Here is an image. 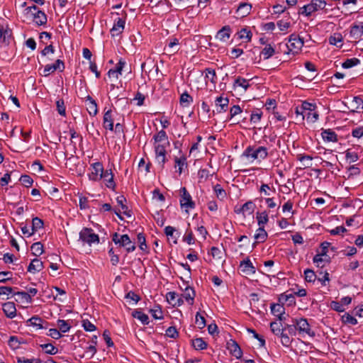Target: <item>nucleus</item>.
I'll list each match as a JSON object with an SVG mask.
<instances>
[{
    "instance_id": "f257e3e1",
    "label": "nucleus",
    "mask_w": 363,
    "mask_h": 363,
    "mask_svg": "<svg viewBox=\"0 0 363 363\" xmlns=\"http://www.w3.org/2000/svg\"><path fill=\"white\" fill-rule=\"evenodd\" d=\"M269 147L262 145H249L242 153V156L252 161L258 160L261 162L267 158L269 154L272 155L273 151L269 152Z\"/></svg>"
},
{
    "instance_id": "f03ea898",
    "label": "nucleus",
    "mask_w": 363,
    "mask_h": 363,
    "mask_svg": "<svg viewBox=\"0 0 363 363\" xmlns=\"http://www.w3.org/2000/svg\"><path fill=\"white\" fill-rule=\"evenodd\" d=\"M303 45V39L298 35L292 33L289 37L288 43H280L279 44V47L280 50H281V47H284L286 48V50L283 51L284 54L296 55L299 52Z\"/></svg>"
},
{
    "instance_id": "7ed1b4c3",
    "label": "nucleus",
    "mask_w": 363,
    "mask_h": 363,
    "mask_svg": "<svg viewBox=\"0 0 363 363\" xmlns=\"http://www.w3.org/2000/svg\"><path fill=\"white\" fill-rule=\"evenodd\" d=\"M326 5L325 0H311L309 4L301 7L298 13L299 15L308 17L315 12L324 10Z\"/></svg>"
},
{
    "instance_id": "20e7f679",
    "label": "nucleus",
    "mask_w": 363,
    "mask_h": 363,
    "mask_svg": "<svg viewBox=\"0 0 363 363\" xmlns=\"http://www.w3.org/2000/svg\"><path fill=\"white\" fill-rule=\"evenodd\" d=\"M112 240L116 245L125 247L128 253L133 252L136 248L135 244L131 241L127 234L120 235L118 233H114L112 236Z\"/></svg>"
},
{
    "instance_id": "39448f33",
    "label": "nucleus",
    "mask_w": 363,
    "mask_h": 363,
    "mask_svg": "<svg viewBox=\"0 0 363 363\" xmlns=\"http://www.w3.org/2000/svg\"><path fill=\"white\" fill-rule=\"evenodd\" d=\"M79 240L84 245L91 246L99 242V237L91 228H84L79 233Z\"/></svg>"
},
{
    "instance_id": "423d86ee",
    "label": "nucleus",
    "mask_w": 363,
    "mask_h": 363,
    "mask_svg": "<svg viewBox=\"0 0 363 363\" xmlns=\"http://www.w3.org/2000/svg\"><path fill=\"white\" fill-rule=\"evenodd\" d=\"M154 150L155 154V159L159 164L164 167V164L167 161V147L169 146V145L166 144H153Z\"/></svg>"
},
{
    "instance_id": "0eeeda50",
    "label": "nucleus",
    "mask_w": 363,
    "mask_h": 363,
    "mask_svg": "<svg viewBox=\"0 0 363 363\" xmlns=\"http://www.w3.org/2000/svg\"><path fill=\"white\" fill-rule=\"evenodd\" d=\"M179 203L182 208L194 209L196 206L194 201L192 200L191 194L188 192L186 187L180 189V200Z\"/></svg>"
},
{
    "instance_id": "6e6552de",
    "label": "nucleus",
    "mask_w": 363,
    "mask_h": 363,
    "mask_svg": "<svg viewBox=\"0 0 363 363\" xmlns=\"http://www.w3.org/2000/svg\"><path fill=\"white\" fill-rule=\"evenodd\" d=\"M296 323V327L298 328V334L302 336L308 335L309 337H313L315 333L311 330V325H309L306 318H295Z\"/></svg>"
},
{
    "instance_id": "1a4fd4ad",
    "label": "nucleus",
    "mask_w": 363,
    "mask_h": 363,
    "mask_svg": "<svg viewBox=\"0 0 363 363\" xmlns=\"http://www.w3.org/2000/svg\"><path fill=\"white\" fill-rule=\"evenodd\" d=\"M127 13L125 11L122 12V16L118 17L114 20L113 26L111 29V34L113 37L121 34L125 28Z\"/></svg>"
},
{
    "instance_id": "9d476101",
    "label": "nucleus",
    "mask_w": 363,
    "mask_h": 363,
    "mask_svg": "<svg viewBox=\"0 0 363 363\" xmlns=\"http://www.w3.org/2000/svg\"><path fill=\"white\" fill-rule=\"evenodd\" d=\"M65 68V63L62 60L58 59L57 60L54 64L52 65H47L45 66L43 72V76L48 77L51 73L55 72L57 70H59L60 72H63Z\"/></svg>"
},
{
    "instance_id": "9b49d317",
    "label": "nucleus",
    "mask_w": 363,
    "mask_h": 363,
    "mask_svg": "<svg viewBox=\"0 0 363 363\" xmlns=\"http://www.w3.org/2000/svg\"><path fill=\"white\" fill-rule=\"evenodd\" d=\"M12 37V30L8 25L0 23V45H9Z\"/></svg>"
},
{
    "instance_id": "f8f14e48",
    "label": "nucleus",
    "mask_w": 363,
    "mask_h": 363,
    "mask_svg": "<svg viewBox=\"0 0 363 363\" xmlns=\"http://www.w3.org/2000/svg\"><path fill=\"white\" fill-rule=\"evenodd\" d=\"M91 166L93 171L89 174V179L94 182L101 179V174L105 172L102 164L98 162L93 163Z\"/></svg>"
},
{
    "instance_id": "ddd939ff",
    "label": "nucleus",
    "mask_w": 363,
    "mask_h": 363,
    "mask_svg": "<svg viewBox=\"0 0 363 363\" xmlns=\"http://www.w3.org/2000/svg\"><path fill=\"white\" fill-rule=\"evenodd\" d=\"M233 30L228 25L222 27L215 35V38L220 42H227L231 36Z\"/></svg>"
},
{
    "instance_id": "4468645a",
    "label": "nucleus",
    "mask_w": 363,
    "mask_h": 363,
    "mask_svg": "<svg viewBox=\"0 0 363 363\" xmlns=\"http://www.w3.org/2000/svg\"><path fill=\"white\" fill-rule=\"evenodd\" d=\"M229 99L222 96L216 97L215 100L216 111L217 113H224L228 110Z\"/></svg>"
},
{
    "instance_id": "2eb2a0df",
    "label": "nucleus",
    "mask_w": 363,
    "mask_h": 363,
    "mask_svg": "<svg viewBox=\"0 0 363 363\" xmlns=\"http://www.w3.org/2000/svg\"><path fill=\"white\" fill-rule=\"evenodd\" d=\"M227 349L229 350L230 353L235 358L240 359L242 357V351L236 341L230 340L227 342Z\"/></svg>"
},
{
    "instance_id": "dca6fc26",
    "label": "nucleus",
    "mask_w": 363,
    "mask_h": 363,
    "mask_svg": "<svg viewBox=\"0 0 363 363\" xmlns=\"http://www.w3.org/2000/svg\"><path fill=\"white\" fill-rule=\"evenodd\" d=\"M101 177L104 179V182L107 188L115 190L116 183L111 169H106L103 174H101Z\"/></svg>"
},
{
    "instance_id": "f3484780",
    "label": "nucleus",
    "mask_w": 363,
    "mask_h": 363,
    "mask_svg": "<svg viewBox=\"0 0 363 363\" xmlns=\"http://www.w3.org/2000/svg\"><path fill=\"white\" fill-rule=\"evenodd\" d=\"M240 268L247 275L253 274L256 272L255 267L248 257L240 262Z\"/></svg>"
},
{
    "instance_id": "a211bd4d",
    "label": "nucleus",
    "mask_w": 363,
    "mask_h": 363,
    "mask_svg": "<svg viewBox=\"0 0 363 363\" xmlns=\"http://www.w3.org/2000/svg\"><path fill=\"white\" fill-rule=\"evenodd\" d=\"M103 126L105 129L109 130L111 131L113 130V118L112 116V111L111 109L106 111L104 113L103 118Z\"/></svg>"
},
{
    "instance_id": "6ab92c4d",
    "label": "nucleus",
    "mask_w": 363,
    "mask_h": 363,
    "mask_svg": "<svg viewBox=\"0 0 363 363\" xmlns=\"http://www.w3.org/2000/svg\"><path fill=\"white\" fill-rule=\"evenodd\" d=\"M86 110L91 116H95L98 113V107L96 101L89 95L86 96Z\"/></svg>"
},
{
    "instance_id": "aec40b11",
    "label": "nucleus",
    "mask_w": 363,
    "mask_h": 363,
    "mask_svg": "<svg viewBox=\"0 0 363 363\" xmlns=\"http://www.w3.org/2000/svg\"><path fill=\"white\" fill-rule=\"evenodd\" d=\"M27 323H29V325L36 328V329L47 328L48 325V322L44 321L41 318L37 315H34L29 318Z\"/></svg>"
},
{
    "instance_id": "412c9836",
    "label": "nucleus",
    "mask_w": 363,
    "mask_h": 363,
    "mask_svg": "<svg viewBox=\"0 0 363 363\" xmlns=\"http://www.w3.org/2000/svg\"><path fill=\"white\" fill-rule=\"evenodd\" d=\"M2 310L5 315L9 318H13L16 315V308L14 303L6 302L2 305Z\"/></svg>"
},
{
    "instance_id": "4be33fe9",
    "label": "nucleus",
    "mask_w": 363,
    "mask_h": 363,
    "mask_svg": "<svg viewBox=\"0 0 363 363\" xmlns=\"http://www.w3.org/2000/svg\"><path fill=\"white\" fill-rule=\"evenodd\" d=\"M153 144H166L169 145L168 136L164 130H161L155 134L152 137Z\"/></svg>"
},
{
    "instance_id": "5701e85b",
    "label": "nucleus",
    "mask_w": 363,
    "mask_h": 363,
    "mask_svg": "<svg viewBox=\"0 0 363 363\" xmlns=\"http://www.w3.org/2000/svg\"><path fill=\"white\" fill-rule=\"evenodd\" d=\"M255 208V204L252 201L245 202L239 208H235V213L237 214H245V213H252Z\"/></svg>"
},
{
    "instance_id": "b1692460",
    "label": "nucleus",
    "mask_w": 363,
    "mask_h": 363,
    "mask_svg": "<svg viewBox=\"0 0 363 363\" xmlns=\"http://www.w3.org/2000/svg\"><path fill=\"white\" fill-rule=\"evenodd\" d=\"M289 290L286 292L281 294L279 297V301L282 303H286L288 306H294L296 304L295 296L293 293L288 294Z\"/></svg>"
},
{
    "instance_id": "393cba45",
    "label": "nucleus",
    "mask_w": 363,
    "mask_h": 363,
    "mask_svg": "<svg viewBox=\"0 0 363 363\" xmlns=\"http://www.w3.org/2000/svg\"><path fill=\"white\" fill-rule=\"evenodd\" d=\"M179 40L176 38H169L168 43L164 50H167L171 52V55L177 53L179 50Z\"/></svg>"
},
{
    "instance_id": "a878e982",
    "label": "nucleus",
    "mask_w": 363,
    "mask_h": 363,
    "mask_svg": "<svg viewBox=\"0 0 363 363\" xmlns=\"http://www.w3.org/2000/svg\"><path fill=\"white\" fill-rule=\"evenodd\" d=\"M350 35L355 40L360 38L363 35V22L352 26Z\"/></svg>"
},
{
    "instance_id": "bb28decb",
    "label": "nucleus",
    "mask_w": 363,
    "mask_h": 363,
    "mask_svg": "<svg viewBox=\"0 0 363 363\" xmlns=\"http://www.w3.org/2000/svg\"><path fill=\"white\" fill-rule=\"evenodd\" d=\"M43 269V262L38 259H33L28 267V271L30 273L35 274Z\"/></svg>"
},
{
    "instance_id": "cd10ccee",
    "label": "nucleus",
    "mask_w": 363,
    "mask_h": 363,
    "mask_svg": "<svg viewBox=\"0 0 363 363\" xmlns=\"http://www.w3.org/2000/svg\"><path fill=\"white\" fill-rule=\"evenodd\" d=\"M322 138L325 142H337V135L331 129L323 130L321 133Z\"/></svg>"
},
{
    "instance_id": "c85d7f7f",
    "label": "nucleus",
    "mask_w": 363,
    "mask_h": 363,
    "mask_svg": "<svg viewBox=\"0 0 363 363\" xmlns=\"http://www.w3.org/2000/svg\"><path fill=\"white\" fill-rule=\"evenodd\" d=\"M33 21L38 26H43L45 25L48 21L46 14L40 11L37 10L36 12L33 13Z\"/></svg>"
},
{
    "instance_id": "c756f323",
    "label": "nucleus",
    "mask_w": 363,
    "mask_h": 363,
    "mask_svg": "<svg viewBox=\"0 0 363 363\" xmlns=\"http://www.w3.org/2000/svg\"><path fill=\"white\" fill-rule=\"evenodd\" d=\"M270 308L271 312L274 315L277 316L280 320H283V315L285 313V308L282 303H272L271 304Z\"/></svg>"
},
{
    "instance_id": "7c9ffc66",
    "label": "nucleus",
    "mask_w": 363,
    "mask_h": 363,
    "mask_svg": "<svg viewBox=\"0 0 363 363\" xmlns=\"http://www.w3.org/2000/svg\"><path fill=\"white\" fill-rule=\"evenodd\" d=\"M259 192L261 195L270 197L272 195L276 194V189L273 185L270 186L268 184H262L259 187Z\"/></svg>"
},
{
    "instance_id": "2f4dec72",
    "label": "nucleus",
    "mask_w": 363,
    "mask_h": 363,
    "mask_svg": "<svg viewBox=\"0 0 363 363\" xmlns=\"http://www.w3.org/2000/svg\"><path fill=\"white\" fill-rule=\"evenodd\" d=\"M182 296L190 305L194 304L196 293L192 287L187 286L185 288L184 292L183 294H182Z\"/></svg>"
},
{
    "instance_id": "473e14b6",
    "label": "nucleus",
    "mask_w": 363,
    "mask_h": 363,
    "mask_svg": "<svg viewBox=\"0 0 363 363\" xmlns=\"http://www.w3.org/2000/svg\"><path fill=\"white\" fill-rule=\"evenodd\" d=\"M132 316L140 320L144 325L149 324V317L140 309H135L132 312Z\"/></svg>"
},
{
    "instance_id": "72a5a7b5",
    "label": "nucleus",
    "mask_w": 363,
    "mask_h": 363,
    "mask_svg": "<svg viewBox=\"0 0 363 363\" xmlns=\"http://www.w3.org/2000/svg\"><path fill=\"white\" fill-rule=\"evenodd\" d=\"M213 189L216 198L220 201H223L227 198V193L225 190L221 186L220 184H217L213 186Z\"/></svg>"
},
{
    "instance_id": "f704fd0d",
    "label": "nucleus",
    "mask_w": 363,
    "mask_h": 363,
    "mask_svg": "<svg viewBox=\"0 0 363 363\" xmlns=\"http://www.w3.org/2000/svg\"><path fill=\"white\" fill-rule=\"evenodd\" d=\"M316 105L315 104L303 101L301 106V115L302 116V118L303 119L305 118L308 112L314 111Z\"/></svg>"
},
{
    "instance_id": "c9c22d12",
    "label": "nucleus",
    "mask_w": 363,
    "mask_h": 363,
    "mask_svg": "<svg viewBox=\"0 0 363 363\" xmlns=\"http://www.w3.org/2000/svg\"><path fill=\"white\" fill-rule=\"evenodd\" d=\"M238 38L245 43H248L252 39V32L247 28H243L237 33Z\"/></svg>"
},
{
    "instance_id": "e433bc0d",
    "label": "nucleus",
    "mask_w": 363,
    "mask_h": 363,
    "mask_svg": "<svg viewBox=\"0 0 363 363\" xmlns=\"http://www.w3.org/2000/svg\"><path fill=\"white\" fill-rule=\"evenodd\" d=\"M175 162V168H178L177 172H179V174H181L184 167H187V162H186V157L185 156H182L180 157H175L174 158Z\"/></svg>"
},
{
    "instance_id": "4c0bfd02",
    "label": "nucleus",
    "mask_w": 363,
    "mask_h": 363,
    "mask_svg": "<svg viewBox=\"0 0 363 363\" xmlns=\"http://www.w3.org/2000/svg\"><path fill=\"white\" fill-rule=\"evenodd\" d=\"M313 262L316 264L317 267H323L325 263L330 262V257L328 255L325 257V255L318 253L313 257Z\"/></svg>"
},
{
    "instance_id": "58836bf2",
    "label": "nucleus",
    "mask_w": 363,
    "mask_h": 363,
    "mask_svg": "<svg viewBox=\"0 0 363 363\" xmlns=\"http://www.w3.org/2000/svg\"><path fill=\"white\" fill-rule=\"evenodd\" d=\"M118 204L121 206L122 213L128 217H131V212L128 207L124 203L126 202V199L123 196H119L116 198Z\"/></svg>"
},
{
    "instance_id": "ea45409f",
    "label": "nucleus",
    "mask_w": 363,
    "mask_h": 363,
    "mask_svg": "<svg viewBox=\"0 0 363 363\" xmlns=\"http://www.w3.org/2000/svg\"><path fill=\"white\" fill-rule=\"evenodd\" d=\"M275 49L270 44H267L262 50L260 55L263 57L264 60H268L275 54Z\"/></svg>"
},
{
    "instance_id": "a19ab883",
    "label": "nucleus",
    "mask_w": 363,
    "mask_h": 363,
    "mask_svg": "<svg viewBox=\"0 0 363 363\" xmlns=\"http://www.w3.org/2000/svg\"><path fill=\"white\" fill-rule=\"evenodd\" d=\"M252 9V5L249 3L243 2L240 4L238 7L237 12L241 15V16L244 17L247 16Z\"/></svg>"
},
{
    "instance_id": "79ce46f5",
    "label": "nucleus",
    "mask_w": 363,
    "mask_h": 363,
    "mask_svg": "<svg viewBox=\"0 0 363 363\" xmlns=\"http://www.w3.org/2000/svg\"><path fill=\"white\" fill-rule=\"evenodd\" d=\"M254 238L257 242H264L267 238V233L264 230V227L259 226V228L256 230L254 235Z\"/></svg>"
},
{
    "instance_id": "37998d69",
    "label": "nucleus",
    "mask_w": 363,
    "mask_h": 363,
    "mask_svg": "<svg viewBox=\"0 0 363 363\" xmlns=\"http://www.w3.org/2000/svg\"><path fill=\"white\" fill-rule=\"evenodd\" d=\"M256 219L257 220L258 225L264 227L269 221L268 213L266 211L257 212L256 214Z\"/></svg>"
},
{
    "instance_id": "c03bdc74",
    "label": "nucleus",
    "mask_w": 363,
    "mask_h": 363,
    "mask_svg": "<svg viewBox=\"0 0 363 363\" xmlns=\"http://www.w3.org/2000/svg\"><path fill=\"white\" fill-rule=\"evenodd\" d=\"M205 79L207 81H210L213 85H216L217 83V75L215 69L211 68L205 69Z\"/></svg>"
},
{
    "instance_id": "a18cd8bd",
    "label": "nucleus",
    "mask_w": 363,
    "mask_h": 363,
    "mask_svg": "<svg viewBox=\"0 0 363 363\" xmlns=\"http://www.w3.org/2000/svg\"><path fill=\"white\" fill-rule=\"evenodd\" d=\"M233 87L235 89L237 87H242L245 91H246L250 87V83L247 79L242 77H238L234 81Z\"/></svg>"
},
{
    "instance_id": "49530a36",
    "label": "nucleus",
    "mask_w": 363,
    "mask_h": 363,
    "mask_svg": "<svg viewBox=\"0 0 363 363\" xmlns=\"http://www.w3.org/2000/svg\"><path fill=\"white\" fill-rule=\"evenodd\" d=\"M343 38L340 33H335L329 38V43L337 47H341Z\"/></svg>"
},
{
    "instance_id": "de8ad7c7",
    "label": "nucleus",
    "mask_w": 363,
    "mask_h": 363,
    "mask_svg": "<svg viewBox=\"0 0 363 363\" xmlns=\"http://www.w3.org/2000/svg\"><path fill=\"white\" fill-rule=\"evenodd\" d=\"M41 347L47 354H56L58 352V349L51 343L40 344Z\"/></svg>"
},
{
    "instance_id": "09e8293b",
    "label": "nucleus",
    "mask_w": 363,
    "mask_h": 363,
    "mask_svg": "<svg viewBox=\"0 0 363 363\" xmlns=\"http://www.w3.org/2000/svg\"><path fill=\"white\" fill-rule=\"evenodd\" d=\"M207 343L201 338H196L192 340V346L196 350H203L206 349Z\"/></svg>"
},
{
    "instance_id": "8fccbe9b",
    "label": "nucleus",
    "mask_w": 363,
    "mask_h": 363,
    "mask_svg": "<svg viewBox=\"0 0 363 363\" xmlns=\"http://www.w3.org/2000/svg\"><path fill=\"white\" fill-rule=\"evenodd\" d=\"M179 102L184 107L189 106L193 102V98L187 91H185L181 95Z\"/></svg>"
},
{
    "instance_id": "3c124183",
    "label": "nucleus",
    "mask_w": 363,
    "mask_h": 363,
    "mask_svg": "<svg viewBox=\"0 0 363 363\" xmlns=\"http://www.w3.org/2000/svg\"><path fill=\"white\" fill-rule=\"evenodd\" d=\"M345 159L349 163H353L359 160V155L357 152L348 149L345 151Z\"/></svg>"
},
{
    "instance_id": "603ef678",
    "label": "nucleus",
    "mask_w": 363,
    "mask_h": 363,
    "mask_svg": "<svg viewBox=\"0 0 363 363\" xmlns=\"http://www.w3.org/2000/svg\"><path fill=\"white\" fill-rule=\"evenodd\" d=\"M360 64V60L356 57L347 59L342 62V67L345 69H350Z\"/></svg>"
},
{
    "instance_id": "864d4df0",
    "label": "nucleus",
    "mask_w": 363,
    "mask_h": 363,
    "mask_svg": "<svg viewBox=\"0 0 363 363\" xmlns=\"http://www.w3.org/2000/svg\"><path fill=\"white\" fill-rule=\"evenodd\" d=\"M284 330H287L290 335L296 336L298 333L296 320L293 319L291 324H286L284 325Z\"/></svg>"
},
{
    "instance_id": "5fc2aeb1",
    "label": "nucleus",
    "mask_w": 363,
    "mask_h": 363,
    "mask_svg": "<svg viewBox=\"0 0 363 363\" xmlns=\"http://www.w3.org/2000/svg\"><path fill=\"white\" fill-rule=\"evenodd\" d=\"M189 228L186 229L185 235L183 237V241L186 242L189 245H193L195 243V238L192 230L189 228L190 224H188Z\"/></svg>"
},
{
    "instance_id": "6e6d98bb",
    "label": "nucleus",
    "mask_w": 363,
    "mask_h": 363,
    "mask_svg": "<svg viewBox=\"0 0 363 363\" xmlns=\"http://www.w3.org/2000/svg\"><path fill=\"white\" fill-rule=\"evenodd\" d=\"M270 329L275 335H279L281 332H284V327L281 323L272 322L270 323Z\"/></svg>"
},
{
    "instance_id": "4d7b16f0",
    "label": "nucleus",
    "mask_w": 363,
    "mask_h": 363,
    "mask_svg": "<svg viewBox=\"0 0 363 363\" xmlns=\"http://www.w3.org/2000/svg\"><path fill=\"white\" fill-rule=\"evenodd\" d=\"M176 232V229L170 225L166 226L164 228V233L167 237H171L174 240V243H177V239L179 237V233H177V235H174V233Z\"/></svg>"
},
{
    "instance_id": "13d9d810",
    "label": "nucleus",
    "mask_w": 363,
    "mask_h": 363,
    "mask_svg": "<svg viewBox=\"0 0 363 363\" xmlns=\"http://www.w3.org/2000/svg\"><path fill=\"white\" fill-rule=\"evenodd\" d=\"M44 223L42 219L38 217H35L32 220V228L31 230L35 233L38 230L42 229L43 228Z\"/></svg>"
},
{
    "instance_id": "bf43d9fd",
    "label": "nucleus",
    "mask_w": 363,
    "mask_h": 363,
    "mask_svg": "<svg viewBox=\"0 0 363 363\" xmlns=\"http://www.w3.org/2000/svg\"><path fill=\"white\" fill-rule=\"evenodd\" d=\"M31 250L33 254L38 257L43 253V245L40 242H35L31 245Z\"/></svg>"
},
{
    "instance_id": "052dcab7",
    "label": "nucleus",
    "mask_w": 363,
    "mask_h": 363,
    "mask_svg": "<svg viewBox=\"0 0 363 363\" xmlns=\"http://www.w3.org/2000/svg\"><path fill=\"white\" fill-rule=\"evenodd\" d=\"M304 279L307 282H314L317 279V276L313 270L306 269L304 270Z\"/></svg>"
},
{
    "instance_id": "680f3d73",
    "label": "nucleus",
    "mask_w": 363,
    "mask_h": 363,
    "mask_svg": "<svg viewBox=\"0 0 363 363\" xmlns=\"http://www.w3.org/2000/svg\"><path fill=\"white\" fill-rule=\"evenodd\" d=\"M59 330L62 333H67L69 330L71 326L67 320L59 319L57 320Z\"/></svg>"
},
{
    "instance_id": "e2e57ef3",
    "label": "nucleus",
    "mask_w": 363,
    "mask_h": 363,
    "mask_svg": "<svg viewBox=\"0 0 363 363\" xmlns=\"http://www.w3.org/2000/svg\"><path fill=\"white\" fill-rule=\"evenodd\" d=\"M281 338V345L285 347H289L292 342V340L289 337L286 333L284 332H281V333L278 335Z\"/></svg>"
},
{
    "instance_id": "0e129e2a",
    "label": "nucleus",
    "mask_w": 363,
    "mask_h": 363,
    "mask_svg": "<svg viewBox=\"0 0 363 363\" xmlns=\"http://www.w3.org/2000/svg\"><path fill=\"white\" fill-rule=\"evenodd\" d=\"M214 173H210L206 169H200L198 172V177L200 181H206L211 176H213Z\"/></svg>"
},
{
    "instance_id": "69168bd1",
    "label": "nucleus",
    "mask_w": 363,
    "mask_h": 363,
    "mask_svg": "<svg viewBox=\"0 0 363 363\" xmlns=\"http://www.w3.org/2000/svg\"><path fill=\"white\" fill-rule=\"evenodd\" d=\"M150 313L152 316L156 320H161L163 318V313L159 306H157L154 308L151 309Z\"/></svg>"
},
{
    "instance_id": "338daca9",
    "label": "nucleus",
    "mask_w": 363,
    "mask_h": 363,
    "mask_svg": "<svg viewBox=\"0 0 363 363\" xmlns=\"http://www.w3.org/2000/svg\"><path fill=\"white\" fill-rule=\"evenodd\" d=\"M195 323L199 329H202L206 326V319L199 312L196 313Z\"/></svg>"
},
{
    "instance_id": "774afa93",
    "label": "nucleus",
    "mask_w": 363,
    "mask_h": 363,
    "mask_svg": "<svg viewBox=\"0 0 363 363\" xmlns=\"http://www.w3.org/2000/svg\"><path fill=\"white\" fill-rule=\"evenodd\" d=\"M351 105L354 109L363 108V100L360 96H354L351 102Z\"/></svg>"
}]
</instances>
